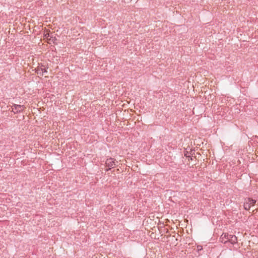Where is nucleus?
<instances>
[{
  "mask_svg": "<svg viewBox=\"0 0 258 258\" xmlns=\"http://www.w3.org/2000/svg\"><path fill=\"white\" fill-rule=\"evenodd\" d=\"M220 239L221 242L224 243L229 242L231 244H235L237 241V238L235 235H229L228 233L222 234Z\"/></svg>",
  "mask_w": 258,
  "mask_h": 258,
  "instance_id": "f257e3e1",
  "label": "nucleus"
},
{
  "mask_svg": "<svg viewBox=\"0 0 258 258\" xmlns=\"http://www.w3.org/2000/svg\"><path fill=\"white\" fill-rule=\"evenodd\" d=\"M256 201L250 198L245 199L244 203V208L246 210H249L251 206H254L255 204Z\"/></svg>",
  "mask_w": 258,
  "mask_h": 258,
  "instance_id": "f03ea898",
  "label": "nucleus"
},
{
  "mask_svg": "<svg viewBox=\"0 0 258 258\" xmlns=\"http://www.w3.org/2000/svg\"><path fill=\"white\" fill-rule=\"evenodd\" d=\"M12 111H13L15 113H17L22 111L24 107L23 106L20 105L14 104L12 106Z\"/></svg>",
  "mask_w": 258,
  "mask_h": 258,
  "instance_id": "7ed1b4c3",
  "label": "nucleus"
},
{
  "mask_svg": "<svg viewBox=\"0 0 258 258\" xmlns=\"http://www.w3.org/2000/svg\"><path fill=\"white\" fill-rule=\"evenodd\" d=\"M105 164L107 167H113L115 165V160L112 158H108L106 160Z\"/></svg>",
  "mask_w": 258,
  "mask_h": 258,
  "instance_id": "20e7f679",
  "label": "nucleus"
},
{
  "mask_svg": "<svg viewBox=\"0 0 258 258\" xmlns=\"http://www.w3.org/2000/svg\"><path fill=\"white\" fill-rule=\"evenodd\" d=\"M37 74H40L41 75H43V69L41 67L40 68H38L37 70Z\"/></svg>",
  "mask_w": 258,
  "mask_h": 258,
  "instance_id": "39448f33",
  "label": "nucleus"
},
{
  "mask_svg": "<svg viewBox=\"0 0 258 258\" xmlns=\"http://www.w3.org/2000/svg\"><path fill=\"white\" fill-rule=\"evenodd\" d=\"M197 249H198V251L202 250L203 249L202 246H201V245H198L197 246Z\"/></svg>",
  "mask_w": 258,
  "mask_h": 258,
  "instance_id": "423d86ee",
  "label": "nucleus"
},
{
  "mask_svg": "<svg viewBox=\"0 0 258 258\" xmlns=\"http://www.w3.org/2000/svg\"><path fill=\"white\" fill-rule=\"evenodd\" d=\"M43 73H47V70L45 69V68H43Z\"/></svg>",
  "mask_w": 258,
  "mask_h": 258,
  "instance_id": "0eeeda50",
  "label": "nucleus"
},
{
  "mask_svg": "<svg viewBox=\"0 0 258 258\" xmlns=\"http://www.w3.org/2000/svg\"><path fill=\"white\" fill-rule=\"evenodd\" d=\"M109 170H110V168H108V169H106V171H108Z\"/></svg>",
  "mask_w": 258,
  "mask_h": 258,
  "instance_id": "6e6552de",
  "label": "nucleus"
}]
</instances>
